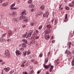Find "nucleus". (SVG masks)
<instances>
[{"label": "nucleus", "mask_w": 74, "mask_h": 74, "mask_svg": "<svg viewBox=\"0 0 74 74\" xmlns=\"http://www.w3.org/2000/svg\"><path fill=\"white\" fill-rule=\"evenodd\" d=\"M22 41L24 42L25 44H27V41L25 39H23L22 40Z\"/></svg>", "instance_id": "19"}, {"label": "nucleus", "mask_w": 74, "mask_h": 74, "mask_svg": "<svg viewBox=\"0 0 74 74\" xmlns=\"http://www.w3.org/2000/svg\"><path fill=\"white\" fill-rule=\"evenodd\" d=\"M42 25H41L40 27H39L38 29L39 30H41V29H42Z\"/></svg>", "instance_id": "32"}, {"label": "nucleus", "mask_w": 74, "mask_h": 74, "mask_svg": "<svg viewBox=\"0 0 74 74\" xmlns=\"http://www.w3.org/2000/svg\"><path fill=\"white\" fill-rule=\"evenodd\" d=\"M65 8L66 10H69V9H70L69 7H68V6H65Z\"/></svg>", "instance_id": "29"}, {"label": "nucleus", "mask_w": 74, "mask_h": 74, "mask_svg": "<svg viewBox=\"0 0 74 74\" xmlns=\"http://www.w3.org/2000/svg\"><path fill=\"white\" fill-rule=\"evenodd\" d=\"M53 20H54L53 19L51 20V22H52V23H53V21H54Z\"/></svg>", "instance_id": "59"}, {"label": "nucleus", "mask_w": 74, "mask_h": 74, "mask_svg": "<svg viewBox=\"0 0 74 74\" xmlns=\"http://www.w3.org/2000/svg\"><path fill=\"white\" fill-rule=\"evenodd\" d=\"M45 8V6L44 5H42L40 7V9L42 10H44V8Z\"/></svg>", "instance_id": "8"}, {"label": "nucleus", "mask_w": 74, "mask_h": 74, "mask_svg": "<svg viewBox=\"0 0 74 74\" xmlns=\"http://www.w3.org/2000/svg\"><path fill=\"white\" fill-rule=\"evenodd\" d=\"M48 58H46L45 59V64H46L48 62Z\"/></svg>", "instance_id": "9"}, {"label": "nucleus", "mask_w": 74, "mask_h": 74, "mask_svg": "<svg viewBox=\"0 0 74 74\" xmlns=\"http://www.w3.org/2000/svg\"><path fill=\"white\" fill-rule=\"evenodd\" d=\"M43 67H44L45 69H49V68L51 67L49 69L50 72H51L52 70H53V66H51V64H49L48 65H45V64H44Z\"/></svg>", "instance_id": "1"}, {"label": "nucleus", "mask_w": 74, "mask_h": 74, "mask_svg": "<svg viewBox=\"0 0 74 74\" xmlns=\"http://www.w3.org/2000/svg\"><path fill=\"white\" fill-rule=\"evenodd\" d=\"M7 41L8 42H11V39H8L7 40Z\"/></svg>", "instance_id": "44"}, {"label": "nucleus", "mask_w": 74, "mask_h": 74, "mask_svg": "<svg viewBox=\"0 0 74 74\" xmlns=\"http://www.w3.org/2000/svg\"><path fill=\"white\" fill-rule=\"evenodd\" d=\"M31 62H34V60L32 59L31 60Z\"/></svg>", "instance_id": "58"}, {"label": "nucleus", "mask_w": 74, "mask_h": 74, "mask_svg": "<svg viewBox=\"0 0 74 74\" xmlns=\"http://www.w3.org/2000/svg\"><path fill=\"white\" fill-rule=\"evenodd\" d=\"M13 19L14 22H18V21L17 20V18H14Z\"/></svg>", "instance_id": "20"}, {"label": "nucleus", "mask_w": 74, "mask_h": 74, "mask_svg": "<svg viewBox=\"0 0 74 74\" xmlns=\"http://www.w3.org/2000/svg\"><path fill=\"white\" fill-rule=\"evenodd\" d=\"M31 12H34V9L32 8L31 10Z\"/></svg>", "instance_id": "45"}, {"label": "nucleus", "mask_w": 74, "mask_h": 74, "mask_svg": "<svg viewBox=\"0 0 74 74\" xmlns=\"http://www.w3.org/2000/svg\"><path fill=\"white\" fill-rule=\"evenodd\" d=\"M39 37H40L39 36H38L36 38V39H38V38H39Z\"/></svg>", "instance_id": "55"}, {"label": "nucleus", "mask_w": 74, "mask_h": 74, "mask_svg": "<svg viewBox=\"0 0 74 74\" xmlns=\"http://www.w3.org/2000/svg\"><path fill=\"white\" fill-rule=\"evenodd\" d=\"M72 4L73 5H74V2H72Z\"/></svg>", "instance_id": "62"}, {"label": "nucleus", "mask_w": 74, "mask_h": 74, "mask_svg": "<svg viewBox=\"0 0 74 74\" xmlns=\"http://www.w3.org/2000/svg\"><path fill=\"white\" fill-rule=\"evenodd\" d=\"M43 56V54L42 53H41L39 54V56L40 58H42Z\"/></svg>", "instance_id": "23"}, {"label": "nucleus", "mask_w": 74, "mask_h": 74, "mask_svg": "<svg viewBox=\"0 0 74 74\" xmlns=\"http://www.w3.org/2000/svg\"><path fill=\"white\" fill-rule=\"evenodd\" d=\"M52 43H55V40H53L52 41Z\"/></svg>", "instance_id": "53"}, {"label": "nucleus", "mask_w": 74, "mask_h": 74, "mask_svg": "<svg viewBox=\"0 0 74 74\" xmlns=\"http://www.w3.org/2000/svg\"><path fill=\"white\" fill-rule=\"evenodd\" d=\"M71 53V52H70L69 51H68V52H65V53H66V54H67L68 55H70Z\"/></svg>", "instance_id": "22"}, {"label": "nucleus", "mask_w": 74, "mask_h": 74, "mask_svg": "<svg viewBox=\"0 0 74 74\" xmlns=\"http://www.w3.org/2000/svg\"><path fill=\"white\" fill-rule=\"evenodd\" d=\"M53 39V36H52L51 38V39L52 40Z\"/></svg>", "instance_id": "56"}, {"label": "nucleus", "mask_w": 74, "mask_h": 74, "mask_svg": "<svg viewBox=\"0 0 74 74\" xmlns=\"http://www.w3.org/2000/svg\"><path fill=\"white\" fill-rule=\"evenodd\" d=\"M36 33L37 34H39V32L38 31L36 30Z\"/></svg>", "instance_id": "49"}, {"label": "nucleus", "mask_w": 74, "mask_h": 74, "mask_svg": "<svg viewBox=\"0 0 74 74\" xmlns=\"http://www.w3.org/2000/svg\"><path fill=\"white\" fill-rule=\"evenodd\" d=\"M22 27L23 28H25V27H26V25H24L22 26Z\"/></svg>", "instance_id": "54"}, {"label": "nucleus", "mask_w": 74, "mask_h": 74, "mask_svg": "<svg viewBox=\"0 0 74 74\" xmlns=\"http://www.w3.org/2000/svg\"><path fill=\"white\" fill-rule=\"evenodd\" d=\"M50 32H51V30L49 29L46 30L45 31L46 34H48V33H49Z\"/></svg>", "instance_id": "7"}, {"label": "nucleus", "mask_w": 74, "mask_h": 74, "mask_svg": "<svg viewBox=\"0 0 74 74\" xmlns=\"http://www.w3.org/2000/svg\"><path fill=\"white\" fill-rule=\"evenodd\" d=\"M34 71L33 70L32 71H31L30 72V74H32V73H33L34 72Z\"/></svg>", "instance_id": "51"}, {"label": "nucleus", "mask_w": 74, "mask_h": 74, "mask_svg": "<svg viewBox=\"0 0 74 74\" xmlns=\"http://www.w3.org/2000/svg\"><path fill=\"white\" fill-rule=\"evenodd\" d=\"M26 62V60H25L22 63V64H24Z\"/></svg>", "instance_id": "46"}, {"label": "nucleus", "mask_w": 74, "mask_h": 74, "mask_svg": "<svg viewBox=\"0 0 74 74\" xmlns=\"http://www.w3.org/2000/svg\"><path fill=\"white\" fill-rule=\"evenodd\" d=\"M4 70L5 71H8L10 70V68H5L4 69Z\"/></svg>", "instance_id": "15"}, {"label": "nucleus", "mask_w": 74, "mask_h": 74, "mask_svg": "<svg viewBox=\"0 0 74 74\" xmlns=\"http://www.w3.org/2000/svg\"><path fill=\"white\" fill-rule=\"evenodd\" d=\"M14 71L13 70H12L11 71H10V74H12V73H13L14 72Z\"/></svg>", "instance_id": "40"}, {"label": "nucleus", "mask_w": 74, "mask_h": 74, "mask_svg": "<svg viewBox=\"0 0 74 74\" xmlns=\"http://www.w3.org/2000/svg\"><path fill=\"white\" fill-rule=\"evenodd\" d=\"M12 31H8V34L9 35V36H11L12 34Z\"/></svg>", "instance_id": "6"}, {"label": "nucleus", "mask_w": 74, "mask_h": 74, "mask_svg": "<svg viewBox=\"0 0 74 74\" xmlns=\"http://www.w3.org/2000/svg\"><path fill=\"white\" fill-rule=\"evenodd\" d=\"M27 13L26 12V10L23 11L21 13V15H26Z\"/></svg>", "instance_id": "5"}, {"label": "nucleus", "mask_w": 74, "mask_h": 74, "mask_svg": "<svg viewBox=\"0 0 74 74\" xmlns=\"http://www.w3.org/2000/svg\"><path fill=\"white\" fill-rule=\"evenodd\" d=\"M69 5L70 7H74V5H72V4L71 3H69Z\"/></svg>", "instance_id": "28"}, {"label": "nucleus", "mask_w": 74, "mask_h": 74, "mask_svg": "<svg viewBox=\"0 0 74 74\" xmlns=\"http://www.w3.org/2000/svg\"><path fill=\"white\" fill-rule=\"evenodd\" d=\"M68 45L69 46V48H71V42H68Z\"/></svg>", "instance_id": "13"}, {"label": "nucleus", "mask_w": 74, "mask_h": 74, "mask_svg": "<svg viewBox=\"0 0 74 74\" xmlns=\"http://www.w3.org/2000/svg\"><path fill=\"white\" fill-rule=\"evenodd\" d=\"M24 74H28V73L26 72H24Z\"/></svg>", "instance_id": "57"}, {"label": "nucleus", "mask_w": 74, "mask_h": 74, "mask_svg": "<svg viewBox=\"0 0 74 74\" xmlns=\"http://www.w3.org/2000/svg\"><path fill=\"white\" fill-rule=\"evenodd\" d=\"M49 38V35H47L45 36L46 40H48Z\"/></svg>", "instance_id": "21"}, {"label": "nucleus", "mask_w": 74, "mask_h": 74, "mask_svg": "<svg viewBox=\"0 0 74 74\" xmlns=\"http://www.w3.org/2000/svg\"><path fill=\"white\" fill-rule=\"evenodd\" d=\"M49 55H50V53L49 52V51L48 53L47 56H49Z\"/></svg>", "instance_id": "48"}, {"label": "nucleus", "mask_w": 74, "mask_h": 74, "mask_svg": "<svg viewBox=\"0 0 74 74\" xmlns=\"http://www.w3.org/2000/svg\"><path fill=\"white\" fill-rule=\"evenodd\" d=\"M37 73L38 74H40V71H38L37 72Z\"/></svg>", "instance_id": "52"}, {"label": "nucleus", "mask_w": 74, "mask_h": 74, "mask_svg": "<svg viewBox=\"0 0 74 74\" xmlns=\"http://www.w3.org/2000/svg\"><path fill=\"white\" fill-rule=\"evenodd\" d=\"M0 3H2V0H0Z\"/></svg>", "instance_id": "64"}, {"label": "nucleus", "mask_w": 74, "mask_h": 74, "mask_svg": "<svg viewBox=\"0 0 74 74\" xmlns=\"http://www.w3.org/2000/svg\"><path fill=\"white\" fill-rule=\"evenodd\" d=\"M22 36L23 38H25V37H26V36H27V32H26L25 34H23Z\"/></svg>", "instance_id": "10"}, {"label": "nucleus", "mask_w": 74, "mask_h": 74, "mask_svg": "<svg viewBox=\"0 0 74 74\" xmlns=\"http://www.w3.org/2000/svg\"><path fill=\"white\" fill-rule=\"evenodd\" d=\"M32 0H29L28 1V4H30L32 3Z\"/></svg>", "instance_id": "36"}, {"label": "nucleus", "mask_w": 74, "mask_h": 74, "mask_svg": "<svg viewBox=\"0 0 74 74\" xmlns=\"http://www.w3.org/2000/svg\"><path fill=\"white\" fill-rule=\"evenodd\" d=\"M49 13L48 12H47L45 13L43 15V17H45V18H48V15Z\"/></svg>", "instance_id": "2"}, {"label": "nucleus", "mask_w": 74, "mask_h": 74, "mask_svg": "<svg viewBox=\"0 0 74 74\" xmlns=\"http://www.w3.org/2000/svg\"><path fill=\"white\" fill-rule=\"evenodd\" d=\"M27 53H26V52H24L23 54V56H26V55Z\"/></svg>", "instance_id": "43"}, {"label": "nucleus", "mask_w": 74, "mask_h": 74, "mask_svg": "<svg viewBox=\"0 0 74 74\" xmlns=\"http://www.w3.org/2000/svg\"><path fill=\"white\" fill-rule=\"evenodd\" d=\"M16 55H17V56H18V55H21V51L18 50H17L16 51Z\"/></svg>", "instance_id": "3"}, {"label": "nucleus", "mask_w": 74, "mask_h": 74, "mask_svg": "<svg viewBox=\"0 0 74 74\" xmlns=\"http://www.w3.org/2000/svg\"><path fill=\"white\" fill-rule=\"evenodd\" d=\"M15 5V3H14L12 4L11 6H10V7H13Z\"/></svg>", "instance_id": "34"}, {"label": "nucleus", "mask_w": 74, "mask_h": 74, "mask_svg": "<svg viewBox=\"0 0 74 74\" xmlns=\"http://www.w3.org/2000/svg\"><path fill=\"white\" fill-rule=\"evenodd\" d=\"M26 53H27V55H29V54H30V53H31V52L30 51H28L27 52H26Z\"/></svg>", "instance_id": "25"}, {"label": "nucleus", "mask_w": 74, "mask_h": 74, "mask_svg": "<svg viewBox=\"0 0 74 74\" xmlns=\"http://www.w3.org/2000/svg\"><path fill=\"white\" fill-rule=\"evenodd\" d=\"M47 27L48 29H50L51 27L50 25H47Z\"/></svg>", "instance_id": "30"}, {"label": "nucleus", "mask_w": 74, "mask_h": 74, "mask_svg": "<svg viewBox=\"0 0 74 74\" xmlns=\"http://www.w3.org/2000/svg\"><path fill=\"white\" fill-rule=\"evenodd\" d=\"M31 35H32V34H30V33L29 32V34H28L27 36V37H26V38H28L29 37H31Z\"/></svg>", "instance_id": "14"}, {"label": "nucleus", "mask_w": 74, "mask_h": 74, "mask_svg": "<svg viewBox=\"0 0 74 74\" xmlns=\"http://www.w3.org/2000/svg\"><path fill=\"white\" fill-rule=\"evenodd\" d=\"M0 41L1 42H4V39H0Z\"/></svg>", "instance_id": "27"}, {"label": "nucleus", "mask_w": 74, "mask_h": 74, "mask_svg": "<svg viewBox=\"0 0 74 74\" xmlns=\"http://www.w3.org/2000/svg\"><path fill=\"white\" fill-rule=\"evenodd\" d=\"M10 9L11 10H16V8H14L13 7H11Z\"/></svg>", "instance_id": "33"}, {"label": "nucleus", "mask_w": 74, "mask_h": 74, "mask_svg": "<svg viewBox=\"0 0 74 74\" xmlns=\"http://www.w3.org/2000/svg\"><path fill=\"white\" fill-rule=\"evenodd\" d=\"M5 55V56H6L9 57L10 56V54L9 53H7V54Z\"/></svg>", "instance_id": "31"}, {"label": "nucleus", "mask_w": 74, "mask_h": 74, "mask_svg": "<svg viewBox=\"0 0 74 74\" xmlns=\"http://www.w3.org/2000/svg\"><path fill=\"white\" fill-rule=\"evenodd\" d=\"M20 51H21V52H22L23 51H24V49L23 48H21L19 49Z\"/></svg>", "instance_id": "37"}, {"label": "nucleus", "mask_w": 74, "mask_h": 74, "mask_svg": "<svg viewBox=\"0 0 74 74\" xmlns=\"http://www.w3.org/2000/svg\"><path fill=\"white\" fill-rule=\"evenodd\" d=\"M4 63H5V62H3L1 64H2V65L4 64Z\"/></svg>", "instance_id": "61"}, {"label": "nucleus", "mask_w": 74, "mask_h": 74, "mask_svg": "<svg viewBox=\"0 0 74 74\" xmlns=\"http://www.w3.org/2000/svg\"><path fill=\"white\" fill-rule=\"evenodd\" d=\"M25 18H26V16H23V15H22L19 17V19L20 20H22L24 19Z\"/></svg>", "instance_id": "4"}, {"label": "nucleus", "mask_w": 74, "mask_h": 74, "mask_svg": "<svg viewBox=\"0 0 74 74\" xmlns=\"http://www.w3.org/2000/svg\"><path fill=\"white\" fill-rule=\"evenodd\" d=\"M6 34H7V33L3 34L2 35V38L4 37H5V35H6Z\"/></svg>", "instance_id": "35"}, {"label": "nucleus", "mask_w": 74, "mask_h": 74, "mask_svg": "<svg viewBox=\"0 0 74 74\" xmlns=\"http://www.w3.org/2000/svg\"><path fill=\"white\" fill-rule=\"evenodd\" d=\"M30 25L31 26H34V23L33 22H32L31 23Z\"/></svg>", "instance_id": "38"}, {"label": "nucleus", "mask_w": 74, "mask_h": 74, "mask_svg": "<svg viewBox=\"0 0 74 74\" xmlns=\"http://www.w3.org/2000/svg\"><path fill=\"white\" fill-rule=\"evenodd\" d=\"M8 53V51L6 50L5 51V55H6V54H7V53Z\"/></svg>", "instance_id": "41"}, {"label": "nucleus", "mask_w": 74, "mask_h": 74, "mask_svg": "<svg viewBox=\"0 0 74 74\" xmlns=\"http://www.w3.org/2000/svg\"><path fill=\"white\" fill-rule=\"evenodd\" d=\"M24 66H25V65H24V64H23L21 65V66L22 67H24Z\"/></svg>", "instance_id": "50"}, {"label": "nucleus", "mask_w": 74, "mask_h": 74, "mask_svg": "<svg viewBox=\"0 0 74 74\" xmlns=\"http://www.w3.org/2000/svg\"><path fill=\"white\" fill-rule=\"evenodd\" d=\"M0 62H3V60H1V59H0Z\"/></svg>", "instance_id": "60"}, {"label": "nucleus", "mask_w": 74, "mask_h": 74, "mask_svg": "<svg viewBox=\"0 0 74 74\" xmlns=\"http://www.w3.org/2000/svg\"><path fill=\"white\" fill-rule=\"evenodd\" d=\"M35 43L36 41L34 40L30 42V43L31 44H34Z\"/></svg>", "instance_id": "12"}, {"label": "nucleus", "mask_w": 74, "mask_h": 74, "mask_svg": "<svg viewBox=\"0 0 74 74\" xmlns=\"http://www.w3.org/2000/svg\"><path fill=\"white\" fill-rule=\"evenodd\" d=\"M2 5L3 6H7L8 5V3H4L2 4Z\"/></svg>", "instance_id": "18"}, {"label": "nucleus", "mask_w": 74, "mask_h": 74, "mask_svg": "<svg viewBox=\"0 0 74 74\" xmlns=\"http://www.w3.org/2000/svg\"><path fill=\"white\" fill-rule=\"evenodd\" d=\"M23 21H25V22H27L29 21V20L27 18L23 20Z\"/></svg>", "instance_id": "26"}, {"label": "nucleus", "mask_w": 74, "mask_h": 74, "mask_svg": "<svg viewBox=\"0 0 74 74\" xmlns=\"http://www.w3.org/2000/svg\"><path fill=\"white\" fill-rule=\"evenodd\" d=\"M67 14H66V16H65L66 17H65V18H67Z\"/></svg>", "instance_id": "63"}, {"label": "nucleus", "mask_w": 74, "mask_h": 74, "mask_svg": "<svg viewBox=\"0 0 74 74\" xmlns=\"http://www.w3.org/2000/svg\"><path fill=\"white\" fill-rule=\"evenodd\" d=\"M22 48H26V45L25 43H23L22 44Z\"/></svg>", "instance_id": "11"}, {"label": "nucleus", "mask_w": 74, "mask_h": 74, "mask_svg": "<svg viewBox=\"0 0 74 74\" xmlns=\"http://www.w3.org/2000/svg\"><path fill=\"white\" fill-rule=\"evenodd\" d=\"M28 58L29 59H31L32 58V57H31V56H28Z\"/></svg>", "instance_id": "42"}, {"label": "nucleus", "mask_w": 74, "mask_h": 74, "mask_svg": "<svg viewBox=\"0 0 74 74\" xmlns=\"http://www.w3.org/2000/svg\"><path fill=\"white\" fill-rule=\"evenodd\" d=\"M34 63H35V64H37V61H35L34 62Z\"/></svg>", "instance_id": "47"}, {"label": "nucleus", "mask_w": 74, "mask_h": 74, "mask_svg": "<svg viewBox=\"0 0 74 74\" xmlns=\"http://www.w3.org/2000/svg\"><path fill=\"white\" fill-rule=\"evenodd\" d=\"M11 15L12 16H15L16 15V12H14L13 13L11 14Z\"/></svg>", "instance_id": "17"}, {"label": "nucleus", "mask_w": 74, "mask_h": 74, "mask_svg": "<svg viewBox=\"0 0 74 74\" xmlns=\"http://www.w3.org/2000/svg\"><path fill=\"white\" fill-rule=\"evenodd\" d=\"M33 30H30V31H29V33L30 34H32L33 33Z\"/></svg>", "instance_id": "39"}, {"label": "nucleus", "mask_w": 74, "mask_h": 74, "mask_svg": "<svg viewBox=\"0 0 74 74\" xmlns=\"http://www.w3.org/2000/svg\"><path fill=\"white\" fill-rule=\"evenodd\" d=\"M29 6L31 8H33L34 7V5H33V4H31L29 5Z\"/></svg>", "instance_id": "24"}, {"label": "nucleus", "mask_w": 74, "mask_h": 74, "mask_svg": "<svg viewBox=\"0 0 74 74\" xmlns=\"http://www.w3.org/2000/svg\"><path fill=\"white\" fill-rule=\"evenodd\" d=\"M72 65L73 66H74V57L73 58V60L71 62Z\"/></svg>", "instance_id": "16"}]
</instances>
